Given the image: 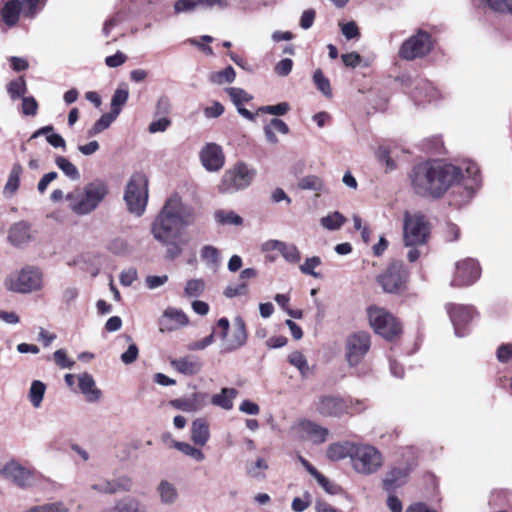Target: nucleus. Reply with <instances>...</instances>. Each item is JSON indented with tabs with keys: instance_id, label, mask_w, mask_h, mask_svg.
I'll return each instance as SVG.
<instances>
[{
	"instance_id": "473e14b6",
	"label": "nucleus",
	"mask_w": 512,
	"mask_h": 512,
	"mask_svg": "<svg viewBox=\"0 0 512 512\" xmlns=\"http://www.w3.org/2000/svg\"><path fill=\"white\" fill-rule=\"evenodd\" d=\"M23 172V168L19 163H14L9 175L7 182L4 186V194L8 196H12L16 193L20 185V177Z\"/></svg>"
},
{
	"instance_id": "4c0bfd02",
	"label": "nucleus",
	"mask_w": 512,
	"mask_h": 512,
	"mask_svg": "<svg viewBox=\"0 0 512 512\" xmlns=\"http://www.w3.org/2000/svg\"><path fill=\"white\" fill-rule=\"evenodd\" d=\"M205 281L201 278L190 279L184 287V295L188 298H198L205 291Z\"/></svg>"
},
{
	"instance_id": "4be33fe9",
	"label": "nucleus",
	"mask_w": 512,
	"mask_h": 512,
	"mask_svg": "<svg viewBox=\"0 0 512 512\" xmlns=\"http://www.w3.org/2000/svg\"><path fill=\"white\" fill-rule=\"evenodd\" d=\"M208 397L206 392H194L188 396L173 399L170 404L183 412H197L206 406Z\"/></svg>"
},
{
	"instance_id": "e433bc0d",
	"label": "nucleus",
	"mask_w": 512,
	"mask_h": 512,
	"mask_svg": "<svg viewBox=\"0 0 512 512\" xmlns=\"http://www.w3.org/2000/svg\"><path fill=\"white\" fill-rule=\"evenodd\" d=\"M128 97L129 92L127 88H117L111 99V113L118 117Z\"/></svg>"
},
{
	"instance_id": "f03ea898",
	"label": "nucleus",
	"mask_w": 512,
	"mask_h": 512,
	"mask_svg": "<svg viewBox=\"0 0 512 512\" xmlns=\"http://www.w3.org/2000/svg\"><path fill=\"white\" fill-rule=\"evenodd\" d=\"M193 208L182 203L179 196H171L152 224V234L159 242L179 238L182 230L194 224Z\"/></svg>"
},
{
	"instance_id": "39448f33",
	"label": "nucleus",
	"mask_w": 512,
	"mask_h": 512,
	"mask_svg": "<svg viewBox=\"0 0 512 512\" xmlns=\"http://www.w3.org/2000/svg\"><path fill=\"white\" fill-rule=\"evenodd\" d=\"M351 464L355 472L371 475L382 468L384 456L375 446L356 442Z\"/></svg>"
},
{
	"instance_id": "a211bd4d",
	"label": "nucleus",
	"mask_w": 512,
	"mask_h": 512,
	"mask_svg": "<svg viewBox=\"0 0 512 512\" xmlns=\"http://www.w3.org/2000/svg\"><path fill=\"white\" fill-rule=\"evenodd\" d=\"M481 275L479 263L472 259L466 258L456 263L455 273L451 280L454 287H465L475 283Z\"/></svg>"
},
{
	"instance_id": "f257e3e1",
	"label": "nucleus",
	"mask_w": 512,
	"mask_h": 512,
	"mask_svg": "<svg viewBox=\"0 0 512 512\" xmlns=\"http://www.w3.org/2000/svg\"><path fill=\"white\" fill-rule=\"evenodd\" d=\"M413 191L423 197L439 199L448 191L449 205H468L480 189L482 177L477 163L464 160L459 164L439 160L416 164L409 173Z\"/></svg>"
},
{
	"instance_id": "9b49d317",
	"label": "nucleus",
	"mask_w": 512,
	"mask_h": 512,
	"mask_svg": "<svg viewBox=\"0 0 512 512\" xmlns=\"http://www.w3.org/2000/svg\"><path fill=\"white\" fill-rule=\"evenodd\" d=\"M403 87L416 105L437 103L443 99V94L431 81L423 78H407Z\"/></svg>"
},
{
	"instance_id": "cd10ccee",
	"label": "nucleus",
	"mask_w": 512,
	"mask_h": 512,
	"mask_svg": "<svg viewBox=\"0 0 512 512\" xmlns=\"http://www.w3.org/2000/svg\"><path fill=\"white\" fill-rule=\"evenodd\" d=\"M355 444L356 442L352 441L332 443L326 450V456L331 461H339L346 457H349L352 461Z\"/></svg>"
},
{
	"instance_id": "a878e982",
	"label": "nucleus",
	"mask_w": 512,
	"mask_h": 512,
	"mask_svg": "<svg viewBox=\"0 0 512 512\" xmlns=\"http://www.w3.org/2000/svg\"><path fill=\"white\" fill-rule=\"evenodd\" d=\"M78 386L86 401L94 403L100 400L102 392L96 387V383L89 373L85 372L78 375Z\"/></svg>"
},
{
	"instance_id": "79ce46f5",
	"label": "nucleus",
	"mask_w": 512,
	"mask_h": 512,
	"mask_svg": "<svg viewBox=\"0 0 512 512\" xmlns=\"http://www.w3.org/2000/svg\"><path fill=\"white\" fill-rule=\"evenodd\" d=\"M7 92L13 100L25 97L24 95L27 92V85L24 77L20 76L19 78L10 81L7 84Z\"/></svg>"
},
{
	"instance_id": "bb28decb",
	"label": "nucleus",
	"mask_w": 512,
	"mask_h": 512,
	"mask_svg": "<svg viewBox=\"0 0 512 512\" xmlns=\"http://www.w3.org/2000/svg\"><path fill=\"white\" fill-rule=\"evenodd\" d=\"M219 7L227 6V0H177L174 4L175 13H186L193 11L197 6Z\"/></svg>"
},
{
	"instance_id": "7c9ffc66",
	"label": "nucleus",
	"mask_w": 512,
	"mask_h": 512,
	"mask_svg": "<svg viewBox=\"0 0 512 512\" xmlns=\"http://www.w3.org/2000/svg\"><path fill=\"white\" fill-rule=\"evenodd\" d=\"M237 395L238 391L235 388H222L219 393L211 397V404L229 411L233 408Z\"/></svg>"
},
{
	"instance_id": "3c124183",
	"label": "nucleus",
	"mask_w": 512,
	"mask_h": 512,
	"mask_svg": "<svg viewBox=\"0 0 512 512\" xmlns=\"http://www.w3.org/2000/svg\"><path fill=\"white\" fill-rule=\"evenodd\" d=\"M268 463L263 458H257L254 463L247 465V474L255 479H264Z\"/></svg>"
},
{
	"instance_id": "58836bf2",
	"label": "nucleus",
	"mask_w": 512,
	"mask_h": 512,
	"mask_svg": "<svg viewBox=\"0 0 512 512\" xmlns=\"http://www.w3.org/2000/svg\"><path fill=\"white\" fill-rule=\"evenodd\" d=\"M322 264V260L319 256H311L307 257L305 261L299 266V270L304 275H309L316 279L322 277L319 272H316L315 269Z\"/></svg>"
},
{
	"instance_id": "de8ad7c7",
	"label": "nucleus",
	"mask_w": 512,
	"mask_h": 512,
	"mask_svg": "<svg viewBox=\"0 0 512 512\" xmlns=\"http://www.w3.org/2000/svg\"><path fill=\"white\" fill-rule=\"evenodd\" d=\"M22 14L26 18H34L44 7L45 0H20Z\"/></svg>"
},
{
	"instance_id": "2f4dec72",
	"label": "nucleus",
	"mask_w": 512,
	"mask_h": 512,
	"mask_svg": "<svg viewBox=\"0 0 512 512\" xmlns=\"http://www.w3.org/2000/svg\"><path fill=\"white\" fill-rule=\"evenodd\" d=\"M408 475V471L402 468H394L390 472L387 473L385 479L383 480V487L386 491L392 492L396 490L398 487L402 486Z\"/></svg>"
},
{
	"instance_id": "6e6552de",
	"label": "nucleus",
	"mask_w": 512,
	"mask_h": 512,
	"mask_svg": "<svg viewBox=\"0 0 512 512\" xmlns=\"http://www.w3.org/2000/svg\"><path fill=\"white\" fill-rule=\"evenodd\" d=\"M256 175L254 169L245 163H238L233 168L225 171L218 185V191L222 194H231L249 187Z\"/></svg>"
},
{
	"instance_id": "e2e57ef3",
	"label": "nucleus",
	"mask_w": 512,
	"mask_h": 512,
	"mask_svg": "<svg viewBox=\"0 0 512 512\" xmlns=\"http://www.w3.org/2000/svg\"><path fill=\"white\" fill-rule=\"evenodd\" d=\"M248 293V285L245 282H241L236 285H229L225 288L223 294L227 298H234L237 296H243Z\"/></svg>"
},
{
	"instance_id": "49530a36",
	"label": "nucleus",
	"mask_w": 512,
	"mask_h": 512,
	"mask_svg": "<svg viewBox=\"0 0 512 512\" xmlns=\"http://www.w3.org/2000/svg\"><path fill=\"white\" fill-rule=\"evenodd\" d=\"M280 254L289 264H298L301 261V253L293 243L283 241Z\"/></svg>"
},
{
	"instance_id": "4d7b16f0",
	"label": "nucleus",
	"mask_w": 512,
	"mask_h": 512,
	"mask_svg": "<svg viewBox=\"0 0 512 512\" xmlns=\"http://www.w3.org/2000/svg\"><path fill=\"white\" fill-rule=\"evenodd\" d=\"M54 362L62 369H71L75 365V361L69 359L65 349H58L53 354Z\"/></svg>"
},
{
	"instance_id": "c9c22d12",
	"label": "nucleus",
	"mask_w": 512,
	"mask_h": 512,
	"mask_svg": "<svg viewBox=\"0 0 512 512\" xmlns=\"http://www.w3.org/2000/svg\"><path fill=\"white\" fill-rule=\"evenodd\" d=\"M55 164L70 180L77 181L80 179L78 168L66 157L57 156Z\"/></svg>"
},
{
	"instance_id": "864d4df0",
	"label": "nucleus",
	"mask_w": 512,
	"mask_h": 512,
	"mask_svg": "<svg viewBox=\"0 0 512 512\" xmlns=\"http://www.w3.org/2000/svg\"><path fill=\"white\" fill-rule=\"evenodd\" d=\"M313 81L316 85L317 89L326 97H330L332 95V90L330 86V81L327 77L324 76L323 72L320 69H317L313 74Z\"/></svg>"
},
{
	"instance_id": "9d476101",
	"label": "nucleus",
	"mask_w": 512,
	"mask_h": 512,
	"mask_svg": "<svg viewBox=\"0 0 512 512\" xmlns=\"http://www.w3.org/2000/svg\"><path fill=\"white\" fill-rule=\"evenodd\" d=\"M430 235V227L425 216L420 213H404L403 239L405 246H421L426 244Z\"/></svg>"
},
{
	"instance_id": "5701e85b",
	"label": "nucleus",
	"mask_w": 512,
	"mask_h": 512,
	"mask_svg": "<svg viewBox=\"0 0 512 512\" xmlns=\"http://www.w3.org/2000/svg\"><path fill=\"white\" fill-rule=\"evenodd\" d=\"M170 365L174 370L186 376L196 375L202 369L201 361L193 355L171 359Z\"/></svg>"
},
{
	"instance_id": "72a5a7b5",
	"label": "nucleus",
	"mask_w": 512,
	"mask_h": 512,
	"mask_svg": "<svg viewBox=\"0 0 512 512\" xmlns=\"http://www.w3.org/2000/svg\"><path fill=\"white\" fill-rule=\"evenodd\" d=\"M214 218L220 225L240 226L243 223V218L231 210H217L214 213Z\"/></svg>"
},
{
	"instance_id": "aec40b11",
	"label": "nucleus",
	"mask_w": 512,
	"mask_h": 512,
	"mask_svg": "<svg viewBox=\"0 0 512 512\" xmlns=\"http://www.w3.org/2000/svg\"><path fill=\"white\" fill-rule=\"evenodd\" d=\"M200 160L206 170L214 172L223 167L225 157L219 145L209 143L202 148L200 152Z\"/></svg>"
},
{
	"instance_id": "69168bd1",
	"label": "nucleus",
	"mask_w": 512,
	"mask_h": 512,
	"mask_svg": "<svg viewBox=\"0 0 512 512\" xmlns=\"http://www.w3.org/2000/svg\"><path fill=\"white\" fill-rule=\"evenodd\" d=\"M311 504V495L309 492H304L302 497H295L292 501L291 508L294 512H303Z\"/></svg>"
},
{
	"instance_id": "13d9d810",
	"label": "nucleus",
	"mask_w": 512,
	"mask_h": 512,
	"mask_svg": "<svg viewBox=\"0 0 512 512\" xmlns=\"http://www.w3.org/2000/svg\"><path fill=\"white\" fill-rule=\"evenodd\" d=\"M29 512H68V508L62 502H54L34 506Z\"/></svg>"
},
{
	"instance_id": "0e129e2a",
	"label": "nucleus",
	"mask_w": 512,
	"mask_h": 512,
	"mask_svg": "<svg viewBox=\"0 0 512 512\" xmlns=\"http://www.w3.org/2000/svg\"><path fill=\"white\" fill-rule=\"evenodd\" d=\"M314 478L318 482V484L329 494H337L340 490V487L330 481L327 477H325L323 474L318 472Z\"/></svg>"
},
{
	"instance_id": "8fccbe9b",
	"label": "nucleus",
	"mask_w": 512,
	"mask_h": 512,
	"mask_svg": "<svg viewBox=\"0 0 512 512\" xmlns=\"http://www.w3.org/2000/svg\"><path fill=\"white\" fill-rule=\"evenodd\" d=\"M225 91L229 95L232 103L235 106H239V104L248 103L253 99V96L251 94L247 93L242 88L229 87V88H226Z\"/></svg>"
},
{
	"instance_id": "f704fd0d",
	"label": "nucleus",
	"mask_w": 512,
	"mask_h": 512,
	"mask_svg": "<svg viewBox=\"0 0 512 512\" xmlns=\"http://www.w3.org/2000/svg\"><path fill=\"white\" fill-rule=\"evenodd\" d=\"M46 385L40 380H34L31 383L28 398L34 408H39L42 404Z\"/></svg>"
},
{
	"instance_id": "603ef678",
	"label": "nucleus",
	"mask_w": 512,
	"mask_h": 512,
	"mask_svg": "<svg viewBox=\"0 0 512 512\" xmlns=\"http://www.w3.org/2000/svg\"><path fill=\"white\" fill-rule=\"evenodd\" d=\"M173 445L177 450L181 451L183 454L187 456H190L196 461L200 462L205 458L203 452L200 449L190 445L189 443L175 441Z\"/></svg>"
},
{
	"instance_id": "4468645a",
	"label": "nucleus",
	"mask_w": 512,
	"mask_h": 512,
	"mask_svg": "<svg viewBox=\"0 0 512 512\" xmlns=\"http://www.w3.org/2000/svg\"><path fill=\"white\" fill-rule=\"evenodd\" d=\"M43 285V274L40 269L26 267L12 276L8 281V289L18 293L38 291Z\"/></svg>"
},
{
	"instance_id": "338daca9",
	"label": "nucleus",
	"mask_w": 512,
	"mask_h": 512,
	"mask_svg": "<svg viewBox=\"0 0 512 512\" xmlns=\"http://www.w3.org/2000/svg\"><path fill=\"white\" fill-rule=\"evenodd\" d=\"M107 248L113 254L122 255L128 251V244L123 238L116 237L108 243Z\"/></svg>"
},
{
	"instance_id": "2eb2a0df",
	"label": "nucleus",
	"mask_w": 512,
	"mask_h": 512,
	"mask_svg": "<svg viewBox=\"0 0 512 512\" xmlns=\"http://www.w3.org/2000/svg\"><path fill=\"white\" fill-rule=\"evenodd\" d=\"M289 433L295 440L310 441L315 445L324 443L329 436L327 428L308 419H302L294 423Z\"/></svg>"
},
{
	"instance_id": "ddd939ff",
	"label": "nucleus",
	"mask_w": 512,
	"mask_h": 512,
	"mask_svg": "<svg viewBox=\"0 0 512 512\" xmlns=\"http://www.w3.org/2000/svg\"><path fill=\"white\" fill-rule=\"evenodd\" d=\"M0 476L21 488L36 485L40 478L36 470L23 466L15 459L0 465Z\"/></svg>"
},
{
	"instance_id": "09e8293b",
	"label": "nucleus",
	"mask_w": 512,
	"mask_h": 512,
	"mask_svg": "<svg viewBox=\"0 0 512 512\" xmlns=\"http://www.w3.org/2000/svg\"><path fill=\"white\" fill-rule=\"evenodd\" d=\"M321 225L330 231L338 230L345 223V217L339 212H333L320 220Z\"/></svg>"
},
{
	"instance_id": "f8f14e48",
	"label": "nucleus",
	"mask_w": 512,
	"mask_h": 512,
	"mask_svg": "<svg viewBox=\"0 0 512 512\" xmlns=\"http://www.w3.org/2000/svg\"><path fill=\"white\" fill-rule=\"evenodd\" d=\"M369 323L375 333L387 340H393L401 333L397 319L384 308L372 306L368 309Z\"/></svg>"
},
{
	"instance_id": "393cba45",
	"label": "nucleus",
	"mask_w": 512,
	"mask_h": 512,
	"mask_svg": "<svg viewBox=\"0 0 512 512\" xmlns=\"http://www.w3.org/2000/svg\"><path fill=\"white\" fill-rule=\"evenodd\" d=\"M20 13H22L20 0H2L0 16L8 27H13L18 23Z\"/></svg>"
},
{
	"instance_id": "f3484780",
	"label": "nucleus",
	"mask_w": 512,
	"mask_h": 512,
	"mask_svg": "<svg viewBox=\"0 0 512 512\" xmlns=\"http://www.w3.org/2000/svg\"><path fill=\"white\" fill-rule=\"evenodd\" d=\"M371 339L367 332H356L345 341V359L350 367L358 366L370 350Z\"/></svg>"
},
{
	"instance_id": "20e7f679",
	"label": "nucleus",
	"mask_w": 512,
	"mask_h": 512,
	"mask_svg": "<svg viewBox=\"0 0 512 512\" xmlns=\"http://www.w3.org/2000/svg\"><path fill=\"white\" fill-rule=\"evenodd\" d=\"M315 410L324 417H342L345 414L360 413L366 409L363 401L342 398L337 395H321L315 402Z\"/></svg>"
},
{
	"instance_id": "774afa93",
	"label": "nucleus",
	"mask_w": 512,
	"mask_h": 512,
	"mask_svg": "<svg viewBox=\"0 0 512 512\" xmlns=\"http://www.w3.org/2000/svg\"><path fill=\"white\" fill-rule=\"evenodd\" d=\"M499 362L507 363L512 360V343L501 344L496 351Z\"/></svg>"
},
{
	"instance_id": "c756f323",
	"label": "nucleus",
	"mask_w": 512,
	"mask_h": 512,
	"mask_svg": "<svg viewBox=\"0 0 512 512\" xmlns=\"http://www.w3.org/2000/svg\"><path fill=\"white\" fill-rule=\"evenodd\" d=\"M160 502L164 505H173L179 498L176 485L167 479H162L156 487Z\"/></svg>"
},
{
	"instance_id": "37998d69",
	"label": "nucleus",
	"mask_w": 512,
	"mask_h": 512,
	"mask_svg": "<svg viewBox=\"0 0 512 512\" xmlns=\"http://www.w3.org/2000/svg\"><path fill=\"white\" fill-rule=\"evenodd\" d=\"M117 117L111 112L103 114L87 131L88 137H94L107 129Z\"/></svg>"
},
{
	"instance_id": "423d86ee",
	"label": "nucleus",
	"mask_w": 512,
	"mask_h": 512,
	"mask_svg": "<svg viewBox=\"0 0 512 512\" xmlns=\"http://www.w3.org/2000/svg\"><path fill=\"white\" fill-rule=\"evenodd\" d=\"M124 200L130 213L141 216L148 202V179L141 172L134 173L125 189Z\"/></svg>"
},
{
	"instance_id": "0eeeda50",
	"label": "nucleus",
	"mask_w": 512,
	"mask_h": 512,
	"mask_svg": "<svg viewBox=\"0 0 512 512\" xmlns=\"http://www.w3.org/2000/svg\"><path fill=\"white\" fill-rule=\"evenodd\" d=\"M217 327L220 329L219 336L222 339V353H229L240 349L247 341V330L244 319L236 316L233 319L230 328L229 320L225 317L217 321Z\"/></svg>"
},
{
	"instance_id": "680f3d73",
	"label": "nucleus",
	"mask_w": 512,
	"mask_h": 512,
	"mask_svg": "<svg viewBox=\"0 0 512 512\" xmlns=\"http://www.w3.org/2000/svg\"><path fill=\"white\" fill-rule=\"evenodd\" d=\"M212 41H213V37H211L209 35H203L199 39H196V38L187 39L188 43H190L193 46L198 47L206 55H212L213 50L209 45H206L203 42L210 43Z\"/></svg>"
},
{
	"instance_id": "7ed1b4c3",
	"label": "nucleus",
	"mask_w": 512,
	"mask_h": 512,
	"mask_svg": "<svg viewBox=\"0 0 512 512\" xmlns=\"http://www.w3.org/2000/svg\"><path fill=\"white\" fill-rule=\"evenodd\" d=\"M108 194L107 184L96 179L86 184L82 190H75L66 195L69 208L78 216L92 213Z\"/></svg>"
},
{
	"instance_id": "5fc2aeb1",
	"label": "nucleus",
	"mask_w": 512,
	"mask_h": 512,
	"mask_svg": "<svg viewBox=\"0 0 512 512\" xmlns=\"http://www.w3.org/2000/svg\"><path fill=\"white\" fill-rule=\"evenodd\" d=\"M288 360H289V363L291 365L295 366L303 376H306L308 374L309 366H308L306 358L304 357V355L301 352H299V351L292 352L289 355Z\"/></svg>"
},
{
	"instance_id": "412c9836",
	"label": "nucleus",
	"mask_w": 512,
	"mask_h": 512,
	"mask_svg": "<svg viewBox=\"0 0 512 512\" xmlns=\"http://www.w3.org/2000/svg\"><path fill=\"white\" fill-rule=\"evenodd\" d=\"M187 324L188 317L181 309L168 307L159 319V330L161 332H172Z\"/></svg>"
},
{
	"instance_id": "6e6d98bb",
	"label": "nucleus",
	"mask_w": 512,
	"mask_h": 512,
	"mask_svg": "<svg viewBox=\"0 0 512 512\" xmlns=\"http://www.w3.org/2000/svg\"><path fill=\"white\" fill-rule=\"evenodd\" d=\"M122 512H147V508L139 500L133 497L121 499Z\"/></svg>"
},
{
	"instance_id": "6ab92c4d",
	"label": "nucleus",
	"mask_w": 512,
	"mask_h": 512,
	"mask_svg": "<svg viewBox=\"0 0 512 512\" xmlns=\"http://www.w3.org/2000/svg\"><path fill=\"white\" fill-rule=\"evenodd\" d=\"M405 279L406 272L402 264L394 263L378 276L377 281L384 292L398 293L403 288Z\"/></svg>"
},
{
	"instance_id": "dca6fc26",
	"label": "nucleus",
	"mask_w": 512,
	"mask_h": 512,
	"mask_svg": "<svg viewBox=\"0 0 512 512\" xmlns=\"http://www.w3.org/2000/svg\"><path fill=\"white\" fill-rule=\"evenodd\" d=\"M446 312L454 328L455 336L462 338L469 334L470 324L476 312L470 305L448 303L445 306Z\"/></svg>"
},
{
	"instance_id": "c85d7f7f",
	"label": "nucleus",
	"mask_w": 512,
	"mask_h": 512,
	"mask_svg": "<svg viewBox=\"0 0 512 512\" xmlns=\"http://www.w3.org/2000/svg\"><path fill=\"white\" fill-rule=\"evenodd\" d=\"M210 439L209 423L205 418H196L191 424V440L197 446H204Z\"/></svg>"
},
{
	"instance_id": "b1692460",
	"label": "nucleus",
	"mask_w": 512,
	"mask_h": 512,
	"mask_svg": "<svg viewBox=\"0 0 512 512\" xmlns=\"http://www.w3.org/2000/svg\"><path fill=\"white\" fill-rule=\"evenodd\" d=\"M32 239L30 226L25 221L14 223L8 231V241L15 247H22Z\"/></svg>"
},
{
	"instance_id": "c03bdc74",
	"label": "nucleus",
	"mask_w": 512,
	"mask_h": 512,
	"mask_svg": "<svg viewBox=\"0 0 512 512\" xmlns=\"http://www.w3.org/2000/svg\"><path fill=\"white\" fill-rule=\"evenodd\" d=\"M236 78V72L232 66H227L225 69L210 74L209 79L212 83L222 85L225 83H232Z\"/></svg>"
},
{
	"instance_id": "a18cd8bd",
	"label": "nucleus",
	"mask_w": 512,
	"mask_h": 512,
	"mask_svg": "<svg viewBox=\"0 0 512 512\" xmlns=\"http://www.w3.org/2000/svg\"><path fill=\"white\" fill-rule=\"evenodd\" d=\"M201 259L210 267L216 268L220 263L219 250L211 245H205L200 252Z\"/></svg>"
},
{
	"instance_id": "ea45409f",
	"label": "nucleus",
	"mask_w": 512,
	"mask_h": 512,
	"mask_svg": "<svg viewBox=\"0 0 512 512\" xmlns=\"http://www.w3.org/2000/svg\"><path fill=\"white\" fill-rule=\"evenodd\" d=\"M298 186L302 190L322 192L325 190L323 180L316 175H308L300 179Z\"/></svg>"
},
{
	"instance_id": "bf43d9fd",
	"label": "nucleus",
	"mask_w": 512,
	"mask_h": 512,
	"mask_svg": "<svg viewBox=\"0 0 512 512\" xmlns=\"http://www.w3.org/2000/svg\"><path fill=\"white\" fill-rule=\"evenodd\" d=\"M289 109L290 106L287 102H281L276 105L261 106L258 108V112L281 116L286 114Z\"/></svg>"
},
{
	"instance_id": "052dcab7",
	"label": "nucleus",
	"mask_w": 512,
	"mask_h": 512,
	"mask_svg": "<svg viewBox=\"0 0 512 512\" xmlns=\"http://www.w3.org/2000/svg\"><path fill=\"white\" fill-rule=\"evenodd\" d=\"M178 239L179 238H170L168 242H161L163 245L167 247L166 256L171 260L176 259L182 253V247Z\"/></svg>"
},
{
	"instance_id": "1a4fd4ad",
	"label": "nucleus",
	"mask_w": 512,
	"mask_h": 512,
	"mask_svg": "<svg viewBox=\"0 0 512 512\" xmlns=\"http://www.w3.org/2000/svg\"><path fill=\"white\" fill-rule=\"evenodd\" d=\"M434 47V40L430 33L418 29L416 33L407 38L400 46L398 55L401 59L413 61L426 57Z\"/></svg>"
},
{
	"instance_id": "a19ab883",
	"label": "nucleus",
	"mask_w": 512,
	"mask_h": 512,
	"mask_svg": "<svg viewBox=\"0 0 512 512\" xmlns=\"http://www.w3.org/2000/svg\"><path fill=\"white\" fill-rule=\"evenodd\" d=\"M479 5L487 7L498 13L512 15V0H478Z\"/></svg>"
}]
</instances>
